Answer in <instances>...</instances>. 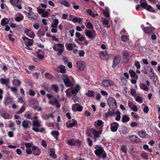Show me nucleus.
Returning a JSON list of instances; mask_svg holds the SVG:
<instances>
[{
  "label": "nucleus",
  "instance_id": "f257e3e1",
  "mask_svg": "<svg viewBox=\"0 0 160 160\" xmlns=\"http://www.w3.org/2000/svg\"><path fill=\"white\" fill-rule=\"evenodd\" d=\"M95 148L96 149L94 152L95 153L98 157L102 158L103 159L106 157V153L102 147L98 145H96Z\"/></svg>",
  "mask_w": 160,
  "mask_h": 160
},
{
  "label": "nucleus",
  "instance_id": "f03ea898",
  "mask_svg": "<svg viewBox=\"0 0 160 160\" xmlns=\"http://www.w3.org/2000/svg\"><path fill=\"white\" fill-rule=\"evenodd\" d=\"M141 7L146 10L148 11L155 12L156 10L150 5L148 4L146 0H140V1Z\"/></svg>",
  "mask_w": 160,
  "mask_h": 160
},
{
  "label": "nucleus",
  "instance_id": "7ed1b4c3",
  "mask_svg": "<svg viewBox=\"0 0 160 160\" xmlns=\"http://www.w3.org/2000/svg\"><path fill=\"white\" fill-rule=\"evenodd\" d=\"M52 48L54 50L58 51V55H61L64 51V45L62 43L55 44L53 46Z\"/></svg>",
  "mask_w": 160,
  "mask_h": 160
},
{
  "label": "nucleus",
  "instance_id": "20e7f679",
  "mask_svg": "<svg viewBox=\"0 0 160 160\" xmlns=\"http://www.w3.org/2000/svg\"><path fill=\"white\" fill-rule=\"evenodd\" d=\"M63 80L67 87H70L72 85V82L73 80V78L72 77L64 75Z\"/></svg>",
  "mask_w": 160,
  "mask_h": 160
},
{
  "label": "nucleus",
  "instance_id": "39448f33",
  "mask_svg": "<svg viewBox=\"0 0 160 160\" xmlns=\"http://www.w3.org/2000/svg\"><path fill=\"white\" fill-rule=\"evenodd\" d=\"M85 35L89 38L92 39H94L96 36V33L94 29L91 30H85Z\"/></svg>",
  "mask_w": 160,
  "mask_h": 160
},
{
  "label": "nucleus",
  "instance_id": "423d86ee",
  "mask_svg": "<svg viewBox=\"0 0 160 160\" xmlns=\"http://www.w3.org/2000/svg\"><path fill=\"white\" fill-rule=\"evenodd\" d=\"M99 131H98L95 130L93 128H92L91 129V131L92 133L93 134L94 136L93 137V139L94 142H96L97 140V138H98L100 137V135L101 134L102 130H99Z\"/></svg>",
  "mask_w": 160,
  "mask_h": 160
},
{
  "label": "nucleus",
  "instance_id": "0eeeda50",
  "mask_svg": "<svg viewBox=\"0 0 160 160\" xmlns=\"http://www.w3.org/2000/svg\"><path fill=\"white\" fill-rule=\"evenodd\" d=\"M144 25H141V28H142L143 32L146 34H150V33H153L154 30H155L154 27H143Z\"/></svg>",
  "mask_w": 160,
  "mask_h": 160
},
{
  "label": "nucleus",
  "instance_id": "6e6552de",
  "mask_svg": "<svg viewBox=\"0 0 160 160\" xmlns=\"http://www.w3.org/2000/svg\"><path fill=\"white\" fill-rule=\"evenodd\" d=\"M77 67L79 71H82L86 67V63L83 61H78L77 62Z\"/></svg>",
  "mask_w": 160,
  "mask_h": 160
},
{
  "label": "nucleus",
  "instance_id": "1a4fd4ad",
  "mask_svg": "<svg viewBox=\"0 0 160 160\" xmlns=\"http://www.w3.org/2000/svg\"><path fill=\"white\" fill-rule=\"evenodd\" d=\"M25 146L27 148L26 150V153L28 154H31L32 153V147L33 146L32 145V143H26Z\"/></svg>",
  "mask_w": 160,
  "mask_h": 160
},
{
  "label": "nucleus",
  "instance_id": "9d476101",
  "mask_svg": "<svg viewBox=\"0 0 160 160\" xmlns=\"http://www.w3.org/2000/svg\"><path fill=\"white\" fill-rule=\"evenodd\" d=\"M103 123V122L102 120H98L94 122V125L98 129L102 130Z\"/></svg>",
  "mask_w": 160,
  "mask_h": 160
},
{
  "label": "nucleus",
  "instance_id": "9b49d317",
  "mask_svg": "<svg viewBox=\"0 0 160 160\" xmlns=\"http://www.w3.org/2000/svg\"><path fill=\"white\" fill-rule=\"evenodd\" d=\"M13 101V98L12 97H10L9 95L6 97L5 100L3 101V103L5 106H6L11 103Z\"/></svg>",
  "mask_w": 160,
  "mask_h": 160
},
{
  "label": "nucleus",
  "instance_id": "f8f14e48",
  "mask_svg": "<svg viewBox=\"0 0 160 160\" xmlns=\"http://www.w3.org/2000/svg\"><path fill=\"white\" fill-rule=\"evenodd\" d=\"M1 83L2 85H5L8 88H10L9 86L10 83V80L9 78H1L0 79Z\"/></svg>",
  "mask_w": 160,
  "mask_h": 160
},
{
  "label": "nucleus",
  "instance_id": "ddd939ff",
  "mask_svg": "<svg viewBox=\"0 0 160 160\" xmlns=\"http://www.w3.org/2000/svg\"><path fill=\"white\" fill-rule=\"evenodd\" d=\"M32 152L33 154L36 156H39L41 153V150L35 146L32 147Z\"/></svg>",
  "mask_w": 160,
  "mask_h": 160
},
{
  "label": "nucleus",
  "instance_id": "4468645a",
  "mask_svg": "<svg viewBox=\"0 0 160 160\" xmlns=\"http://www.w3.org/2000/svg\"><path fill=\"white\" fill-rule=\"evenodd\" d=\"M121 61L120 57L119 56H116L113 59V64L112 66L113 68H114L118 65Z\"/></svg>",
  "mask_w": 160,
  "mask_h": 160
},
{
  "label": "nucleus",
  "instance_id": "2eb2a0df",
  "mask_svg": "<svg viewBox=\"0 0 160 160\" xmlns=\"http://www.w3.org/2000/svg\"><path fill=\"white\" fill-rule=\"evenodd\" d=\"M1 116L5 119H9L10 118L9 114L4 109H2L0 111Z\"/></svg>",
  "mask_w": 160,
  "mask_h": 160
},
{
  "label": "nucleus",
  "instance_id": "dca6fc26",
  "mask_svg": "<svg viewBox=\"0 0 160 160\" xmlns=\"http://www.w3.org/2000/svg\"><path fill=\"white\" fill-rule=\"evenodd\" d=\"M130 141L132 142L136 143H139L141 142V140L140 138L135 135H132L129 137Z\"/></svg>",
  "mask_w": 160,
  "mask_h": 160
},
{
  "label": "nucleus",
  "instance_id": "f3484780",
  "mask_svg": "<svg viewBox=\"0 0 160 160\" xmlns=\"http://www.w3.org/2000/svg\"><path fill=\"white\" fill-rule=\"evenodd\" d=\"M119 126V124L116 122H113L111 124V130L112 132L117 131Z\"/></svg>",
  "mask_w": 160,
  "mask_h": 160
},
{
  "label": "nucleus",
  "instance_id": "a211bd4d",
  "mask_svg": "<svg viewBox=\"0 0 160 160\" xmlns=\"http://www.w3.org/2000/svg\"><path fill=\"white\" fill-rule=\"evenodd\" d=\"M25 33L31 38H33L35 36L34 32L29 29H26L25 30Z\"/></svg>",
  "mask_w": 160,
  "mask_h": 160
},
{
  "label": "nucleus",
  "instance_id": "6ab92c4d",
  "mask_svg": "<svg viewBox=\"0 0 160 160\" xmlns=\"http://www.w3.org/2000/svg\"><path fill=\"white\" fill-rule=\"evenodd\" d=\"M107 53V51L100 52L99 54L100 57L103 60H107L108 58Z\"/></svg>",
  "mask_w": 160,
  "mask_h": 160
},
{
  "label": "nucleus",
  "instance_id": "aec40b11",
  "mask_svg": "<svg viewBox=\"0 0 160 160\" xmlns=\"http://www.w3.org/2000/svg\"><path fill=\"white\" fill-rule=\"evenodd\" d=\"M27 16L30 19L34 20H35L37 19V16L33 12L31 13H27Z\"/></svg>",
  "mask_w": 160,
  "mask_h": 160
},
{
  "label": "nucleus",
  "instance_id": "412c9836",
  "mask_svg": "<svg viewBox=\"0 0 160 160\" xmlns=\"http://www.w3.org/2000/svg\"><path fill=\"white\" fill-rule=\"evenodd\" d=\"M31 122L27 120H24L22 122V125L23 128L26 129L30 128L29 125L31 124Z\"/></svg>",
  "mask_w": 160,
  "mask_h": 160
},
{
  "label": "nucleus",
  "instance_id": "4be33fe9",
  "mask_svg": "<svg viewBox=\"0 0 160 160\" xmlns=\"http://www.w3.org/2000/svg\"><path fill=\"white\" fill-rule=\"evenodd\" d=\"M73 121L72 122L68 124V122H67L66 123V126L68 128H71L75 126L77 124V122L76 120L73 119L72 120Z\"/></svg>",
  "mask_w": 160,
  "mask_h": 160
},
{
  "label": "nucleus",
  "instance_id": "5701e85b",
  "mask_svg": "<svg viewBox=\"0 0 160 160\" xmlns=\"http://www.w3.org/2000/svg\"><path fill=\"white\" fill-rule=\"evenodd\" d=\"M152 68H148L147 69V71H146L144 73L147 74L148 72H149L150 73L148 74V76L150 77H153L154 75V73L152 72Z\"/></svg>",
  "mask_w": 160,
  "mask_h": 160
},
{
  "label": "nucleus",
  "instance_id": "b1692460",
  "mask_svg": "<svg viewBox=\"0 0 160 160\" xmlns=\"http://www.w3.org/2000/svg\"><path fill=\"white\" fill-rule=\"evenodd\" d=\"M80 89V86L77 84L75 86L74 88L72 90L71 92L73 94H76L78 92Z\"/></svg>",
  "mask_w": 160,
  "mask_h": 160
},
{
  "label": "nucleus",
  "instance_id": "393cba45",
  "mask_svg": "<svg viewBox=\"0 0 160 160\" xmlns=\"http://www.w3.org/2000/svg\"><path fill=\"white\" fill-rule=\"evenodd\" d=\"M32 128H38L42 126L41 124L39 122L38 120H34L32 122Z\"/></svg>",
  "mask_w": 160,
  "mask_h": 160
},
{
  "label": "nucleus",
  "instance_id": "a878e982",
  "mask_svg": "<svg viewBox=\"0 0 160 160\" xmlns=\"http://www.w3.org/2000/svg\"><path fill=\"white\" fill-rule=\"evenodd\" d=\"M66 49L68 50H71L76 46V45L73 43H67L65 44Z\"/></svg>",
  "mask_w": 160,
  "mask_h": 160
},
{
  "label": "nucleus",
  "instance_id": "bb28decb",
  "mask_svg": "<svg viewBox=\"0 0 160 160\" xmlns=\"http://www.w3.org/2000/svg\"><path fill=\"white\" fill-rule=\"evenodd\" d=\"M76 36L78 38V40L81 41H83L85 40L86 38L83 35H81L80 33L79 32H76L75 33Z\"/></svg>",
  "mask_w": 160,
  "mask_h": 160
},
{
  "label": "nucleus",
  "instance_id": "cd10ccee",
  "mask_svg": "<svg viewBox=\"0 0 160 160\" xmlns=\"http://www.w3.org/2000/svg\"><path fill=\"white\" fill-rule=\"evenodd\" d=\"M129 72L132 78H135L136 79H138V77L137 75L133 70L130 69L129 71Z\"/></svg>",
  "mask_w": 160,
  "mask_h": 160
},
{
  "label": "nucleus",
  "instance_id": "c85d7f7f",
  "mask_svg": "<svg viewBox=\"0 0 160 160\" xmlns=\"http://www.w3.org/2000/svg\"><path fill=\"white\" fill-rule=\"evenodd\" d=\"M58 23L59 21L58 19H54L51 24L52 27L54 28H57Z\"/></svg>",
  "mask_w": 160,
  "mask_h": 160
},
{
  "label": "nucleus",
  "instance_id": "c756f323",
  "mask_svg": "<svg viewBox=\"0 0 160 160\" xmlns=\"http://www.w3.org/2000/svg\"><path fill=\"white\" fill-rule=\"evenodd\" d=\"M130 119V118L128 117L127 115H125L123 116L122 118V121L124 123H126L128 122Z\"/></svg>",
  "mask_w": 160,
  "mask_h": 160
},
{
  "label": "nucleus",
  "instance_id": "7c9ffc66",
  "mask_svg": "<svg viewBox=\"0 0 160 160\" xmlns=\"http://www.w3.org/2000/svg\"><path fill=\"white\" fill-rule=\"evenodd\" d=\"M138 135L142 138H145L148 134L144 131H140L138 132Z\"/></svg>",
  "mask_w": 160,
  "mask_h": 160
},
{
  "label": "nucleus",
  "instance_id": "2f4dec72",
  "mask_svg": "<svg viewBox=\"0 0 160 160\" xmlns=\"http://www.w3.org/2000/svg\"><path fill=\"white\" fill-rule=\"evenodd\" d=\"M50 155L53 158H56L57 156L55 154V151L54 149H50Z\"/></svg>",
  "mask_w": 160,
  "mask_h": 160
},
{
  "label": "nucleus",
  "instance_id": "473e14b6",
  "mask_svg": "<svg viewBox=\"0 0 160 160\" xmlns=\"http://www.w3.org/2000/svg\"><path fill=\"white\" fill-rule=\"evenodd\" d=\"M42 118L45 120H47L49 119L50 118H53L54 116L52 114L50 113L49 114H45L42 115Z\"/></svg>",
  "mask_w": 160,
  "mask_h": 160
},
{
  "label": "nucleus",
  "instance_id": "72a5a7b5",
  "mask_svg": "<svg viewBox=\"0 0 160 160\" xmlns=\"http://www.w3.org/2000/svg\"><path fill=\"white\" fill-rule=\"evenodd\" d=\"M12 83L13 86H19L21 84V82L19 80L14 79L13 80Z\"/></svg>",
  "mask_w": 160,
  "mask_h": 160
},
{
  "label": "nucleus",
  "instance_id": "f704fd0d",
  "mask_svg": "<svg viewBox=\"0 0 160 160\" xmlns=\"http://www.w3.org/2000/svg\"><path fill=\"white\" fill-rule=\"evenodd\" d=\"M140 86L142 89L146 91H148L149 90V88L144 83H140Z\"/></svg>",
  "mask_w": 160,
  "mask_h": 160
},
{
  "label": "nucleus",
  "instance_id": "c9c22d12",
  "mask_svg": "<svg viewBox=\"0 0 160 160\" xmlns=\"http://www.w3.org/2000/svg\"><path fill=\"white\" fill-rule=\"evenodd\" d=\"M32 129L36 132H42L44 131L45 130V129L43 128H42L40 129H38V128H32Z\"/></svg>",
  "mask_w": 160,
  "mask_h": 160
},
{
  "label": "nucleus",
  "instance_id": "e433bc0d",
  "mask_svg": "<svg viewBox=\"0 0 160 160\" xmlns=\"http://www.w3.org/2000/svg\"><path fill=\"white\" fill-rule=\"evenodd\" d=\"M86 95L89 97H93L94 96V92L92 90H88Z\"/></svg>",
  "mask_w": 160,
  "mask_h": 160
},
{
  "label": "nucleus",
  "instance_id": "4c0bfd02",
  "mask_svg": "<svg viewBox=\"0 0 160 160\" xmlns=\"http://www.w3.org/2000/svg\"><path fill=\"white\" fill-rule=\"evenodd\" d=\"M116 116L115 117V120L117 121H119L120 120L121 118V113L119 111H117L116 113Z\"/></svg>",
  "mask_w": 160,
  "mask_h": 160
},
{
  "label": "nucleus",
  "instance_id": "58836bf2",
  "mask_svg": "<svg viewBox=\"0 0 160 160\" xmlns=\"http://www.w3.org/2000/svg\"><path fill=\"white\" fill-rule=\"evenodd\" d=\"M33 43V41L31 39H29L26 42V46H31L32 45Z\"/></svg>",
  "mask_w": 160,
  "mask_h": 160
},
{
  "label": "nucleus",
  "instance_id": "ea45409f",
  "mask_svg": "<svg viewBox=\"0 0 160 160\" xmlns=\"http://www.w3.org/2000/svg\"><path fill=\"white\" fill-rule=\"evenodd\" d=\"M121 40L124 42L127 41L129 39V36L126 35H122L121 37Z\"/></svg>",
  "mask_w": 160,
  "mask_h": 160
},
{
  "label": "nucleus",
  "instance_id": "a19ab883",
  "mask_svg": "<svg viewBox=\"0 0 160 160\" xmlns=\"http://www.w3.org/2000/svg\"><path fill=\"white\" fill-rule=\"evenodd\" d=\"M86 26L88 28L90 29L91 30L94 29V27L93 24L90 22H88L87 24L86 25Z\"/></svg>",
  "mask_w": 160,
  "mask_h": 160
},
{
  "label": "nucleus",
  "instance_id": "79ce46f5",
  "mask_svg": "<svg viewBox=\"0 0 160 160\" xmlns=\"http://www.w3.org/2000/svg\"><path fill=\"white\" fill-rule=\"evenodd\" d=\"M59 68L60 69V71L61 73H65L66 70L65 69V67L64 66L61 65L59 66Z\"/></svg>",
  "mask_w": 160,
  "mask_h": 160
},
{
  "label": "nucleus",
  "instance_id": "37998d69",
  "mask_svg": "<svg viewBox=\"0 0 160 160\" xmlns=\"http://www.w3.org/2000/svg\"><path fill=\"white\" fill-rule=\"evenodd\" d=\"M51 88L52 90L56 92H58L59 89L58 86L57 85H52Z\"/></svg>",
  "mask_w": 160,
  "mask_h": 160
},
{
  "label": "nucleus",
  "instance_id": "c03bdc74",
  "mask_svg": "<svg viewBox=\"0 0 160 160\" xmlns=\"http://www.w3.org/2000/svg\"><path fill=\"white\" fill-rule=\"evenodd\" d=\"M111 99H113V101H114V102H113V104H112V109L115 110L117 108V104L115 100L113 98H111Z\"/></svg>",
  "mask_w": 160,
  "mask_h": 160
},
{
  "label": "nucleus",
  "instance_id": "a18cd8bd",
  "mask_svg": "<svg viewBox=\"0 0 160 160\" xmlns=\"http://www.w3.org/2000/svg\"><path fill=\"white\" fill-rule=\"evenodd\" d=\"M102 84L105 87H108L110 84V82L108 80H105L102 81Z\"/></svg>",
  "mask_w": 160,
  "mask_h": 160
},
{
  "label": "nucleus",
  "instance_id": "49530a36",
  "mask_svg": "<svg viewBox=\"0 0 160 160\" xmlns=\"http://www.w3.org/2000/svg\"><path fill=\"white\" fill-rule=\"evenodd\" d=\"M109 21L107 19H104L102 22V23L105 27L107 28H109V27L108 25L109 24Z\"/></svg>",
  "mask_w": 160,
  "mask_h": 160
},
{
  "label": "nucleus",
  "instance_id": "de8ad7c7",
  "mask_svg": "<svg viewBox=\"0 0 160 160\" xmlns=\"http://www.w3.org/2000/svg\"><path fill=\"white\" fill-rule=\"evenodd\" d=\"M68 143L70 145H74L76 143V142L73 139H70L68 142Z\"/></svg>",
  "mask_w": 160,
  "mask_h": 160
},
{
  "label": "nucleus",
  "instance_id": "09e8293b",
  "mask_svg": "<svg viewBox=\"0 0 160 160\" xmlns=\"http://www.w3.org/2000/svg\"><path fill=\"white\" fill-rule=\"evenodd\" d=\"M23 19V16L21 14L20 16L18 17H16L15 18V20L17 22H19L20 21L22 20Z\"/></svg>",
  "mask_w": 160,
  "mask_h": 160
},
{
  "label": "nucleus",
  "instance_id": "8fccbe9b",
  "mask_svg": "<svg viewBox=\"0 0 160 160\" xmlns=\"http://www.w3.org/2000/svg\"><path fill=\"white\" fill-rule=\"evenodd\" d=\"M57 103H58V100L56 98L54 99L53 101L51 100H50L49 101V103L53 105H55Z\"/></svg>",
  "mask_w": 160,
  "mask_h": 160
},
{
  "label": "nucleus",
  "instance_id": "3c124183",
  "mask_svg": "<svg viewBox=\"0 0 160 160\" xmlns=\"http://www.w3.org/2000/svg\"><path fill=\"white\" fill-rule=\"evenodd\" d=\"M19 0H10V2L14 6L17 5Z\"/></svg>",
  "mask_w": 160,
  "mask_h": 160
},
{
  "label": "nucleus",
  "instance_id": "603ef678",
  "mask_svg": "<svg viewBox=\"0 0 160 160\" xmlns=\"http://www.w3.org/2000/svg\"><path fill=\"white\" fill-rule=\"evenodd\" d=\"M14 123L12 122H11L9 125V127L11 128V129L14 131H15L16 130L15 128H14Z\"/></svg>",
  "mask_w": 160,
  "mask_h": 160
},
{
  "label": "nucleus",
  "instance_id": "864d4df0",
  "mask_svg": "<svg viewBox=\"0 0 160 160\" xmlns=\"http://www.w3.org/2000/svg\"><path fill=\"white\" fill-rule=\"evenodd\" d=\"M8 19L6 18H4L3 19L1 22V24L2 26H5L7 23V21Z\"/></svg>",
  "mask_w": 160,
  "mask_h": 160
},
{
  "label": "nucleus",
  "instance_id": "5fc2aeb1",
  "mask_svg": "<svg viewBox=\"0 0 160 160\" xmlns=\"http://www.w3.org/2000/svg\"><path fill=\"white\" fill-rule=\"evenodd\" d=\"M24 116L28 119H33L32 117L31 114L30 113H25L24 115Z\"/></svg>",
  "mask_w": 160,
  "mask_h": 160
},
{
  "label": "nucleus",
  "instance_id": "6e6d98bb",
  "mask_svg": "<svg viewBox=\"0 0 160 160\" xmlns=\"http://www.w3.org/2000/svg\"><path fill=\"white\" fill-rule=\"evenodd\" d=\"M25 110V107L22 106L20 109L17 112V113L18 114H20L23 112Z\"/></svg>",
  "mask_w": 160,
  "mask_h": 160
},
{
  "label": "nucleus",
  "instance_id": "4d7b16f0",
  "mask_svg": "<svg viewBox=\"0 0 160 160\" xmlns=\"http://www.w3.org/2000/svg\"><path fill=\"white\" fill-rule=\"evenodd\" d=\"M51 134L53 136H58L59 135V133L57 131H53L51 132Z\"/></svg>",
  "mask_w": 160,
  "mask_h": 160
},
{
  "label": "nucleus",
  "instance_id": "13d9d810",
  "mask_svg": "<svg viewBox=\"0 0 160 160\" xmlns=\"http://www.w3.org/2000/svg\"><path fill=\"white\" fill-rule=\"evenodd\" d=\"M121 150L123 152L125 153H126L127 152V150L126 149V147L124 145H123L121 147Z\"/></svg>",
  "mask_w": 160,
  "mask_h": 160
},
{
  "label": "nucleus",
  "instance_id": "bf43d9fd",
  "mask_svg": "<svg viewBox=\"0 0 160 160\" xmlns=\"http://www.w3.org/2000/svg\"><path fill=\"white\" fill-rule=\"evenodd\" d=\"M136 100L138 102H140V103L142 102L143 100L139 96H138L136 97Z\"/></svg>",
  "mask_w": 160,
  "mask_h": 160
},
{
  "label": "nucleus",
  "instance_id": "052dcab7",
  "mask_svg": "<svg viewBox=\"0 0 160 160\" xmlns=\"http://www.w3.org/2000/svg\"><path fill=\"white\" fill-rule=\"evenodd\" d=\"M37 35L39 38H41L43 36L44 34V32H42L41 31H39L37 33Z\"/></svg>",
  "mask_w": 160,
  "mask_h": 160
},
{
  "label": "nucleus",
  "instance_id": "680f3d73",
  "mask_svg": "<svg viewBox=\"0 0 160 160\" xmlns=\"http://www.w3.org/2000/svg\"><path fill=\"white\" fill-rule=\"evenodd\" d=\"M135 65L137 68L139 69L140 68L141 65L139 62L137 61L135 62Z\"/></svg>",
  "mask_w": 160,
  "mask_h": 160
},
{
  "label": "nucleus",
  "instance_id": "e2e57ef3",
  "mask_svg": "<svg viewBox=\"0 0 160 160\" xmlns=\"http://www.w3.org/2000/svg\"><path fill=\"white\" fill-rule=\"evenodd\" d=\"M79 55L80 57H83L85 54V52L82 50L79 51Z\"/></svg>",
  "mask_w": 160,
  "mask_h": 160
},
{
  "label": "nucleus",
  "instance_id": "0e129e2a",
  "mask_svg": "<svg viewBox=\"0 0 160 160\" xmlns=\"http://www.w3.org/2000/svg\"><path fill=\"white\" fill-rule=\"evenodd\" d=\"M62 4L64 6L67 7H69L70 6L69 3L68 2L65 0L62 1Z\"/></svg>",
  "mask_w": 160,
  "mask_h": 160
},
{
  "label": "nucleus",
  "instance_id": "69168bd1",
  "mask_svg": "<svg viewBox=\"0 0 160 160\" xmlns=\"http://www.w3.org/2000/svg\"><path fill=\"white\" fill-rule=\"evenodd\" d=\"M35 92L32 90H30L29 91V94L30 96H34L35 95Z\"/></svg>",
  "mask_w": 160,
  "mask_h": 160
},
{
  "label": "nucleus",
  "instance_id": "338daca9",
  "mask_svg": "<svg viewBox=\"0 0 160 160\" xmlns=\"http://www.w3.org/2000/svg\"><path fill=\"white\" fill-rule=\"evenodd\" d=\"M83 107L81 106H79L76 108V110L78 111L81 112L82 110Z\"/></svg>",
  "mask_w": 160,
  "mask_h": 160
},
{
  "label": "nucleus",
  "instance_id": "774afa93",
  "mask_svg": "<svg viewBox=\"0 0 160 160\" xmlns=\"http://www.w3.org/2000/svg\"><path fill=\"white\" fill-rule=\"evenodd\" d=\"M136 90L135 89H131V90L130 93L133 96H135L136 95Z\"/></svg>",
  "mask_w": 160,
  "mask_h": 160
}]
</instances>
